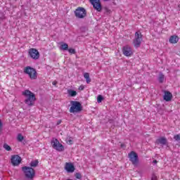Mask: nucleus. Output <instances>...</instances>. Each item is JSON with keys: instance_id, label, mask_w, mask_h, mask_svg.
<instances>
[{"instance_id": "obj_4", "label": "nucleus", "mask_w": 180, "mask_h": 180, "mask_svg": "<svg viewBox=\"0 0 180 180\" xmlns=\"http://www.w3.org/2000/svg\"><path fill=\"white\" fill-rule=\"evenodd\" d=\"M24 72L30 77V79H37V71H36V69L27 66L24 68Z\"/></svg>"}, {"instance_id": "obj_3", "label": "nucleus", "mask_w": 180, "mask_h": 180, "mask_svg": "<svg viewBox=\"0 0 180 180\" xmlns=\"http://www.w3.org/2000/svg\"><path fill=\"white\" fill-rule=\"evenodd\" d=\"M70 104L72 105L70 108V113H78V112H81L82 110V105L79 101H71Z\"/></svg>"}, {"instance_id": "obj_32", "label": "nucleus", "mask_w": 180, "mask_h": 180, "mask_svg": "<svg viewBox=\"0 0 180 180\" xmlns=\"http://www.w3.org/2000/svg\"><path fill=\"white\" fill-rule=\"evenodd\" d=\"M2 130V121L0 120V131Z\"/></svg>"}, {"instance_id": "obj_1", "label": "nucleus", "mask_w": 180, "mask_h": 180, "mask_svg": "<svg viewBox=\"0 0 180 180\" xmlns=\"http://www.w3.org/2000/svg\"><path fill=\"white\" fill-rule=\"evenodd\" d=\"M22 95L26 98L25 103L27 105V106H33V105H34V101H36V95L34 93L30 90H25L22 91Z\"/></svg>"}, {"instance_id": "obj_13", "label": "nucleus", "mask_w": 180, "mask_h": 180, "mask_svg": "<svg viewBox=\"0 0 180 180\" xmlns=\"http://www.w3.org/2000/svg\"><path fill=\"white\" fill-rule=\"evenodd\" d=\"M65 169L67 170V172H74L75 171V167H74L72 163L66 162Z\"/></svg>"}, {"instance_id": "obj_18", "label": "nucleus", "mask_w": 180, "mask_h": 180, "mask_svg": "<svg viewBox=\"0 0 180 180\" xmlns=\"http://www.w3.org/2000/svg\"><path fill=\"white\" fill-rule=\"evenodd\" d=\"M164 79H165V75H164V74H162V72H160L159 74V77H158V81L160 84H162V82H164Z\"/></svg>"}, {"instance_id": "obj_35", "label": "nucleus", "mask_w": 180, "mask_h": 180, "mask_svg": "<svg viewBox=\"0 0 180 180\" xmlns=\"http://www.w3.org/2000/svg\"><path fill=\"white\" fill-rule=\"evenodd\" d=\"M105 2H108V1H110V0H103Z\"/></svg>"}, {"instance_id": "obj_8", "label": "nucleus", "mask_w": 180, "mask_h": 180, "mask_svg": "<svg viewBox=\"0 0 180 180\" xmlns=\"http://www.w3.org/2000/svg\"><path fill=\"white\" fill-rule=\"evenodd\" d=\"M75 15L78 19H84L86 16V10L83 7H79L75 11Z\"/></svg>"}, {"instance_id": "obj_12", "label": "nucleus", "mask_w": 180, "mask_h": 180, "mask_svg": "<svg viewBox=\"0 0 180 180\" xmlns=\"http://www.w3.org/2000/svg\"><path fill=\"white\" fill-rule=\"evenodd\" d=\"M122 53L126 57L133 56V51H131V48L129 46H126L122 48Z\"/></svg>"}, {"instance_id": "obj_23", "label": "nucleus", "mask_w": 180, "mask_h": 180, "mask_svg": "<svg viewBox=\"0 0 180 180\" xmlns=\"http://www.w3.org/2000/svg\"><path fill=\"white\" fill-rule=\"evenodd\" d=\"M4 148L6 150V151H12V148L9 146V145L4 143Z\"/></svg>"}, {"instance_id": "obj_11", "label": "nucleus", "mask_w": 180, "mask_h": 180, "mask_svg": "<svg viewBox=\"0 0 180 180\" xmlns=\"http://www.w3.org/2000/svg\"><path fill=\"white\" fill-rule=\"evenodd\" d=\"M20 162H22V158L20 156L18 155H13L11 156V164L13 167H18Z\"/></svg>"}, {"instance_id": "obj_22", "label": "nucleus", "mask_w": 180, "mask_h": 180, "mask_svg": "<svg viewBox=\"0 0 180 180\" xmlns=\"http://www.w3.org/2000/svg\"><path fill=\"white\" fill-rule=\"evenodd\" d=\"M18 141L22 142L25 140V137L22 136V134H18L17 136Z\"/></svg>"}, {"instance_id": "obj_21", "label": "nucleus", "mask_w": 180, "mask_h": 180, "mask_svg": "<svg viewBox=\"0 0 180 180\" xmlns=\"http://www.w3.org/2000/svg\"><path fill=\"white\" fill-rule=\"evenodd\" d=\"M110 13H112V11H110V9L108 8L107 7L104 8V15L108 16L110 15Z\"/></svg>"}, {"instance_id": "obj_25", "label": "nucleus", "mask_w": 180, "mask_h": 180, "mask_svg": "<svg viewBox=\"0 0 180 180\" xmlns=\"http://www.w3.org/2000/svg\"><path fill=\"white\" fill-rule=\"evenodd\" d=\"M66 143L67 144H70V145L73 144L74 141H72V137L68 138L66 139Z\"/></svg>"}, {"instance_id": "obj_17", "label": "nucleus", "mask_w": 180, "mask_h": 180, "mask_svg": "<svg viewBox=\"0 0 180 180\" xmlns=\"http://www.w3.org/2000/svg\"><path fill=\"white\" fill-rule=\"evenodd\" d=\"M30 165L31 168H36V167L39 165V160H35L31 161V162L30 163Z\"/></svg>"}, {"instance_id": "obj_10", "label": "nucleus", "mask_w": 180, "mask_h": 180, "mask_svg": "<svg viewBox=\"0 0 180 180\" xmlns=\"http://www.w3.org/2000/svg\"><path fill=\"white\" fill-rule=\"evenodd\" d=\"M89 2L93 5L94 8L98 12L102 11V4L101 0H89Z\"/></svg>"}, {"instance_id": "obj_19", "label": "nucleus", "mask_w": 180, "mask_h": 180, "mask_svg": "<svg viewBox=\"0 0 180 180\" xmlns=\"http://www.w3.org/2000/svg\"><path fill=\"white\" fill-rule=\"evenodd\" d=\"M68 94L70 96H77V91L72 89H68Z\"/></svg>"}, {"instance_id": "obj_27", "label": "nucleus", "mask_w": 180, "mask_h": 180, "mask_svg": "<svg viewBox=\"0 0 180 180\" xmlns=\"http://www.w3.org/2000/svg\"><path fill=\"white\" fill-rule=\"evenodd\" d=\"M175 141H180V134L174 136Z\"/></svg>"}, {"instance_id": "obj_6", "label": "nucleus", "mask_w": 180, "mask_h": 180, "mask_svg": "<svg viewBox=\"0 0 180 180\" xmlns=\"http://www.w3.org/2000/svg\"><path fill=\"white\" fill-rule=\"evenodd\" d=\"M141 41H143V34L140 31H137L135 33V39L133 41L134 47L139 48L141 44Z\"/></svg>"}, {"instance_id": "obj_14", "label": "nucleus", "mask_w": 180, "mask_h": 180, "mask_svg": "<svg viewBox=\"0 0 180 180\" xmlns=\"http://www.w3.org/2000/svg\"><path fill=\"white\" fill-rule=\"evenodd\" d=\"M163 99L166 101V102H169L172 99V94L169 91H165Z\"/></svg>"}, {"instance_id": "obj_36", "label": "nucleus", "mask_w": 180, "mask_h": 180, "mask_svg": "<svg viewBox=\"0 0 180 180\" xmlns=\"http://www.w3.org/2000/svg\"><path fill=\"white\" fill-rule=\"evenodd\" d=\"M124 144H121V147H124Z\"/></svg>"}, {"instance_id": "obj_7", "label": "nucleus", "mask_w": 180, "mask_h": 180, "mask_svg": "<svg viewBox=\"0 0 180 180\" xmlns=\"http://www.w3.org/2000/svg\"><path fill=\"white\" fill-rule=\"evenodd\" d=\"M51 144L53 148H54V150H56V151H64V146L60 143L58 139H53L51 141Z\"/></svg>"}, {"instance_id": "obj_15", "label": "nucleus", "mask_w": 180, "mask_h": 180, "mask_svg": "<svg viewBox=\"0 0 180 180\" xmlns=\"http://www.w3.org/2000/svg\"><path fill=\"white\" fill-rule=\"evenodd\" d=\"M158 144H162V146H167V143H168V141L167 140V138L165 137H160L156 141Z\"/></svg>"}, {"instance_id": "obj_5", "label": "nucleus", "mask_w": 180, "mask_h": 180, "mask_svg": "<svg viewBox=\"0 0 180 180\" xmlns=\"http://www.w3.org/2000/svg\"><path fill=\"white\" fill-rule=\"evenodd\" d=\"M128 158L129 159V161H131L132 165L134 167H137L139 165V155L134 151H131L128 154Z\"/></svg>"}, {"instance_id": "obj_20", "label": "nucleus", "mask_w": 180, "mask_h": 180, "mask_svg": "<svg viewBox=\"0 0 180 180\" xmlns=\"http://www.w3.org/2000/svg\"><path fill=\"white\" fill-rule=\"evenodd\" d=\"M84 77L86 79V82L87 84H89V82H91V78L89 77V73L85 72L84 75Z\"/></svg>"}, {"instance_id": "obj_30", "label": "nucleus", "mask_w": 180, "mask_h": 180, "mask_svg": "<svg viewBox=\"0 0 180 180\" xmlns=\"http://www.w3.org/2000/svg\"><path fill=\"white\" fill-rule=\"evenodd\" d=\"M84 88H85L84 86H80L79 87V91H84Z\"/></svg>"}, {"instance_id": "obj_34", "label": "nucleus", "mask_w": 180, "mask_h": 180, "mask_svg": "<svg viewBox=\"0 0 180 180\" xmlns=\"http://www.w3.org/2000/svg\"><path fill=\"white\" fill-rule=\"evenodd\" d=\"M157 162H158L157 160H153V164H157Z\"/></svg>"}, {"instance_id": "obj_2", "label": "nucleus", "mask_w": 180, "mask_h": 180, "mask_svg": "<svg viewBox=\"0 0 180 180\" xmlns=\"http://www.w3.org/2000/svg\"><path fill=\"white\" fill-rule=\"evenodd\" d=\"M22 171L24 172L25 176L27 179L32 180L36 176V172L33 167L25 166L22 167Z\"/></svg>"}, {"instance_id": "obj_31", "label": "nucleus", "mask_w": 180, "mask_h": 180, "mask_svg": "<svg viewBox=\"0 0 180 180\" xmlns=\"http://www.w3.org/2000/svg\"><path fill=\"white\" fill-rule=\"evenodd\" d=\"M57 84H58L57 81H53L52 82V84L54 85V86H56L57 85Z\"/></svg>"}, {"instance_id": "obj_24", "label": "nucleus", "mask_w": 180, "mask_h": 180, "mask_svg": "<svg viewBox=\"0 0 180 180\" xmlns=\"http://www.w3.org/2000/svg\"><path fill=\"white\" fill-rule=\"evenodd\" d=\"M60 49L61 50H68V44H63L60 45Z\"/></svg>"}, {"instance_id": "obj_16", "label": "nucleus", "mask_w": 180, "mask_h": 180, "mask_svg": "<svg viewBox=\"0 0 180 180\" xmlns=\"http://www.w3.org/2000/svg\"><path fill=\"white\" fill-rule=\"evenodd\" d=\"M179 41V37L176 35H172L169 38V42L172 43V44H175L178 43Z\"/></svg>"}, {"instance_id": "obj_9", "label": "nucleus", "mask_w": 180, "mask_h": 180, "mask_svg": "<svg viewBox=\"0 0 180 180\" xmlns=\"http://www.w3.org/2000/svg\"><path fill=\"white\" fill-rule=\"evenodd\" d=\"M28 54L33 60H39L40 58V53L36 49L32 48L29 49Z\"/></svg>"}, {"instance_id": "obj_33", "label": "nucleus", "mask_w": 180, "mask_h": 180, "mask_svg": "<svg viewBox=\"0 0 180 180\" xmlns=\"http://www.w3.org/2000/svg\"><path fill=\"white\" fill-rule=\"evenodd\" d=\"M57 124H61V120H58V122H57Z\"/></svg>"}, {"instance_id": "obj_28", "label": "nucleus", "mask_w": 180, "mask_h": 180, "mask_svg": "<svg viewBox=\"0 0 180 180\" xmlns=\"http://www.w3.org/2000/svg\"><path fill=\"white\" fill-rule=\"evenodd\" d=\"M75 178H77V179H81V178H82V176L81 175V173L77 172L75 174Z\"/></svg>"}, {"instance_id": "obj_29", "label": "nucleus", "mask_w": 180, "mask_h": 180, "mask_svg": "<svg viewBox=\"0 0 180 180\" xmlns=\"http://www.w3.org/2000/svg\"><path fill=\"white\" fill-rule=\"evenodd\" d=\"M69 53H70V54H75V49H68Z\"/></svg>"}, {"instance_id": "obj_26", "label": "nucleus", "mask_w": 180, "mask_h": 180, "mask_svg": "<svg viewBox=\"0 0 180 180\" xmlns=\"http://www.w3.org/2000/svg\"><path fill=\"white\" fill-rule=\"evenodd\" d=\"M103 100V96L102 95H98L97 97V102L98 103H101Z\"/></svg>"}]
</instances>
